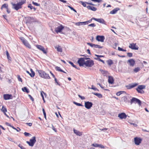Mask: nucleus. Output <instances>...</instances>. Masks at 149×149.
<instances>
[{
    "mask_svg": "<svg viewBox=\"0 0 149 149\" xmlns=\"http://www.w3.org/2000/svg\"><path fill=\"white\" fill-rule=\"evenodd\" d=\"M36 47L38 49L42 51L44 54H46L47 53V52L42 46L40 45H37Z\"/></svg>",
    "mask_w": 149,
    "mask_h": 149,
    "instance_id": "15",
    "label": "nucleus"
},
{
    "mask_svg": "<svg viewBox=\"0 0 149 149\" xmlns=\"http://www.w3.org/2000/svg\"><path fill=\"white\" fill-rule=\"evenodd\" d=\"M64 27L61 24L60 26L56 27L55 29V30L56 32L57 33H58L60 32L64 29Z\"/></svg>",
    "mask_w": 149,
    "mask_h": 149,
    "instance_id": "10",
    "label": "nucleus"
},
{
    "mask_svg": "<svg viewBox=\"0 0 149 149\" xmlns=\"http://www.w3.org/2000/svg\"><path fill=\"white\" fill-rule=\"evenodd\" d=\"M88 26L91 27H94L96 26V25L94 23H92L88 25Z\"/></svg>",
    "mask_w": 149,
    "mask_h": 149,
    "instance_id": "49",
    "label": "nucleus"
},
{
    "mask_svg": "<svg viewBox=\"0 0 149 149\" xmlns=\"http://www.w3.org/2000/svg\"><path fill=\"white\" fill-rule=\"evenodd\" d=\"M91 1L95 2H97L98 3H99L101 1H102V0H91Z\"/></svg>",
    "mask_w": 149,
    "mask_h": 149,
    "instance_id": "59",
    "label": "nucleus"
},
{
    "mask_svg": "<svg viewBox=\"0 0 149 149\" xmlns=\"http://www.w3.org/2000/svg\"><path fill=\"white\" fill-rule=\"evenodd\" d=\"M146 88V86L144 85H140L138 86L136 88V90L137 92L143 94L144 93V91L142 90V89H145Z\"/></svg>",
    "mask_w": 149,
    "mask_h": 149,
    "instance_id": "4",
    "label": "nucleus"
},
{
    "mask_svg": "<svg viewBox=\"0 0 149 149\" xmlns=\"http://www.w3.org/2000/svg\"><path fill=\"white\" fill-rule=\"evenodd\" d=\"M22 89L23 91L24 92H26V93H28L29 92V89H28L26 87H24V88H22Z\"/></svg>",
    "mask_w": 149,
    "mask_h": 149,
    "instance_id": "30",
    "label": "nucleus"
},
{
    "mask_svg": "<svg viewBox=\"0 0 149 149\" xmlns=\"http://www.w3.org/2000/svg\"><path fill=\"white\" fill-rule=\"evenodd\" d=\"M27 22L28 23L34 22L36 21V19L33 17H26Z\"/></svg>",
    "mask_w": 149,
    "mask_h": 149,
    "instance_id": "9",
    "label": "nucleus"
},
{
    "mask_svg": "<svg viewBox=\"0 0 149 149\" xmlns=\"http://www.w3.org/2000/svg\"><path fill=\"white\" fill-rule=\"evenodd\" d=\"M32 3L35 6H40V4L38 3H37L36 2H34V1H33Z\"/></svg>",
    "mask_w": 149,
    "mask_h": 149,
    "instance_id": "56",
    "label": "nucleus"
},
{
    "mask_svg": "<svg viewBox=\"0 0 149 149\" xmlns=\"http://www.w3.org/2000/svg\"><path fill=\"white\" fill-rule=\"evenodd\" d=\"M120 10V9L118 8H116L114 9L113 10L110 12V14H116L117 12Z\"/></svg>",
    "mask_w": 149,
    "mask_h": 149,
    "instance_id": "22",
    "label": "nucleus"
},
{
    "mask_svg": "<svg viewBox=\"0 0 149 149\" xmlns=\"http://www.w3.org/2000/svg\"><path fill=\"white\" fill-rule=\"evenodd\" d=\"M42 110L45 118L46 119V113L45 111V110L43 108L42 109Z\"/></svg>",
    "mask_w": 149,
    "mask_h": 149,
    "instance_id": "54",
    "label": "nucleus"
},
{
    "mask_svg": "<svg viewBox=\"0 0 149 149\" xmlns=\"http://www.w3.org/2000/svg\"><path fill=\"white\" fill-rule=\"evenodd\" d=\"M75 24L77 26H80L81 25H85L86 24L85 22H76L75 23Z\"/></svg>",
    "mask_w": 149,
    "mask_h": 149,
    "instance_id": "25",
    "label": "nucleus"
},
{
    "mask_svg": "<svg viewBox=\"0 0 149 149\" xmlns=\"http://www.w3.org/2000/svg\"><path fill=\"white\" fill-rule=\"evenodd\" d=\"M95 56H97V57H98L97 58H99V57H104V56H102V55H97V54H95Z\"/></svg>",
    "mask_w": 149,
    "mask_h": 149,
    "instance_id": "63",
    "label": "nucleus"
},
{
    "mask_svg": "<svg viewBox=\"0 0 149 149\" xmlns=\"http://www.w3.org/2000/svg\"><path fill=\"white\" fill-rule=\"evenodd\" d=\"M99 144L97 143H93L92 146L95 147H99Z\"/></svg>",
    "mask_w": 149,
    "mask_h": 149,
    "instance_id": "51",
    "label": "nucleus"
},
{
    "mask_svg": "<svg viewBox=\"0 0 149 149\" xmlns=\"http://www.w3.org/2000/svg\"><path fill=\"white\" fill-rule=\"evenodd\" d=\"M55 69L57 71L62 72L64 73H66L64 71L62 70L60 67L56 66L55 67Z\"/></svg>",
    "mask_w": 149,
    "mask_h": 149,
    "instance_id": "28",
    "label": "nucleus"
},
{
    "mask_svg": "<svg viewBox=\"0 0 149 149\" xmlns=\"http://www.w3.org/2000/svg\"><path fill=\"white\" fill-rule=\"evenodd\" d=\"M73 131L74 132V133L76 134L77 135L79 136H81L82 135V133L81 132H80L79 131L76 130L74 129Z\"/></svg>",
    "mask_w": 149,
    "mask_h": 149,
    "instance_id": "24",
    "label": "nucleus"
},
{
    "mask_svg": "<svg viewBox=\"0 0 149 149\" xmlns=\"http://www.w3.org/2000/svg\"><path fill=\"white\" fill-rule=\"evenodd\" d=\"M28 7L29 8H30L31 9H33L35 11L36 10V8L35 7L32 6L31 4H29L28 5Z\"/></svg>",
    "mask_w": 149,
    "mask_h": 149,
    "instance_id": "33",
    "label": "nucleus"
},
{
    "mask_svg": "<svg viewBox=\"0 0 149 149\" xmlns=\"http://www.w3.org/2000/svg\"><path fill=\"white\" fill-rule=\"evenodd\" d=\"M118 116L121 119H125L126 118L127 116L124 113H122L118 115Z\"/></svg>",
    "mask_w": 149,
    "mask_h": 149,
    "instance_id": "18",
    "label": "nucleus"
},
{
    "mask_svg": "<svg viewBox=\"0 0 149 149\" xmlns=\"http://www.w3.org/2000/svg\"><path fill=\"white\" fill-rule=\"evenodd\" d=\"M127 62L129 63L130 65L132 66H133L135 64V61L133 59L128 60Z\"/></svg>",
    "mask_w": 149,
    "mask_h": 149,
    "instance_id": "20",
    "label": "nucleus"
},
{
    "mask_svg": "<svg viewBox=\"0 0 149 149\" xmlns=\"http://www.w3.org/2000/svg\"><path fill=\"white\" fill-rule=\"evenodd\" d=\"M93 103L91 102L87 101L85 102V107L88 109H90L92 106Z\"/></svg>",
    "mask_w": 149,
    "mask_h": 149,
    "instance_id": "11",
    "label": "nucleus"
},
{
    "mask_svg": "<svg viewBox=\"0 0 149 149\" xmlns=\"http://www.w3.org/2000/svg\"><path fill=\"white\" fill-rule=\"evenodd\" d=\"M56 49L57 50L58 52H62V49L61 48V47L59 46L56 48Z\"/></svg>",
    "mask_w": 149,
    "mask_h": 149,
    "instance_id": "38",
    "label": "nucleus"
},
{
    "mask_svg": "<svg viewBox=\"0 0 149 149\" xmlns=\"http://www.w3.org/2000/svg\"><path fill=\"white\" fill-rule=\"evenodd\" d=\"M108 82L110 84H112L114 83V79L113 77L111 76H108Z\"/></svg>",
    "mask_w": 149,
    "mask_h": 149,
    "instance_id": "19",
    "label": "nucleus"
},
{
    "mask_svg": "<svg viewBox=\"0 0 149 149\" xmlns=\"http://www.w3.org/2000/svg\"><path fill=\"white\" fill-rule=\"evenodd\" d=\"M107 63L108 65H111L113 63V61L111 60H109L107 61Z\"/></svg>",
    "mask_w": 149,
    "mask_h": 149,
    "instance_id": "34",
    "label": "nucleus"
},
{
    "mask_svg": "<svg viewBox=\"0 0 149 149\" xmlns=\"http://www.w3.org/2000/svg\"><path fill=\"white\" fill-rule=\"evenodd\" d=\"M88 88V89H93L95 91H99V90L97 88H96L95 87H94L93 85L92 86V87L91 88L89 87Z\"/></svg>",
    "mask_w": 149,
    "mask_h": 149,
    "instance_id": "37",
    "label": "nucleus"
},
{
    "mask_svg": "<svg viewBox=\"0 0 149 149\" xmlns=\"http://www.w3.org/2000/svg\"><path fill=\"white\" fill-rule=\"evenodd\" d=\"M85 60H87L85 61V65L87 67H91L94 65V61L91 59L90 58H85Z\"/></svg>",
    "mask_w": 149,
    "mask_h": 149,
    "instance_id": "2",
    "label": "nucleus"
},
{
    "mask_svg": "<svg viewBox=\"0 0 149 149\" xmlns=\"http://www.w3.org/2000/svg\"><path fill=\"white\" fill-rule=\"evenodd\" d=\"M105 39V37L103 36H97L96 37V40L98 41L103 42Z\"/></svg>",
    "mask_w": 149,
    "mask_h": 149,
    "instance_id": "14",
    "label": "nucleus"
},
{
    "mask_svg": "<svg viewBox=\"0 0 149 149\" xmlns=\"http://www.w3.org/2000/svg\"><path fill=\"white\" fill-rule=\"evenodd\" d=\"M73 103L74 104L76 105H77V106H81V107L84 106L83 105H82L80 103H78L75 102L74 101L73 102Z\"/></svg>",
    "mask_w": 149,
    "mask_h": 149,
    "instance_id": "36",
    "label": "nucleus"
},
{
    "mask_svg": "<svg viewBox=\"0 0 149 149\" xmlns=\"http://www.w3.org/2000/svg\"><path fill=\"white\" fill-rule=\"evenodd\" d=\"M122 94L121 91H119L117 92L116 93V95L117 96H119L120 94Z\"/></svg>",
    "mask_w": 149,
    "mask_h": 149,
    "instance_id": "60",
    "label": "nucleus"
},
{
    "mask_svg": "<svg viewBox=\"0 0 149 149\" xmlns=\"http://www.w3.org/2000/svg\"><path fill=\"white\" fill-rule=\"evenodd\" d=\"M101 72H102V74H104V76L105 75L107 74L108 73V72L107 71H104V70H102Z\"/></svg>",
    "mask_w": 149,
    "mask_h": 149,
    "instance_id": "48",
    "label": "nucleus"
},
{
    "mask_svg": "<svg viewBox=\"0 0 149 149\" xmlns=\"http://www.w3.org/2000/svg\"><path fill=\"white\" fill-rule=\"evenodd\" d=\"M92 93L94 95L97 96L99 98H101L102 97V95L100 93L93 92Z\"/></svg>",
    "mask_w": 149,
    "mask_h": 149,
    "instance_id": "27",
    "label": "nucleus"
},
{
    "mask_svg": "<svg viewBox=\"0 0 149 149\" xmlns=\"http://www.w3.org/2000/svg\"><path fill=\"white\" fill-rule=\"evenodd\" d=\"M86 8L88 9L94 11H95L97 10V8L95 7L90 6H86Z\"/></svg>",
    "mask_w": 149,
    "mask_h": 149,
    "instance_id": "21",
    "label": "nucleus"
},
{
    "mask_svg": "<svg viewBox=\"0 0 149 149\" xmlns=\"http://www.w3.org/2000/svg\"><path fill=\"white\" fill-rule=\"evenodd\" d=\"M85 58H81L78 59L77 63L80 66H83L85 64Z\"/></svg>",
    "mask_w": 149,
    "mask_h": 149,
    "instance_id": "6",
    "label": "nucleus"
},
{
    "mask_svg": "<svg viewBox=\"0 0 149 149\" xmlns=\"http://www.w3.org/2000/svg\"><path fill=\"white\" fill-rule=\"evenodd\" d=\"M12 95L8 94H4L3 95V98L5 100L12 99Z\"/></svg>",
    "mask_w": 149,
    "mask_h": 149,
    "instance_id": "16",
    "label": "nucleus"
},
{
    "mask_svg": "<svg viewBox=\"0 0 149 149\" xmlns=\"http://www.w3.org/2000/svg\"><path fill=\"white\" fill-rule=\"evenodd\" d=\"M6 8L7 9L8 8V5L7 4H3L1 6V8Z\"/></svg>",
    "mask_w": 149,
    "mask_h": 149,
    "instance_id": "39",
    "label": "nucleus"
},
{
    "mask_svg": "<svg viewBox=\"0 0 149 149\" xmlns=\"http://www.w3.org/2000/svg\"><path fill=\"white\" fill-rule=\"evenodd\" d=\"M95 59L96 60H98V61H99L102 62L103 63H104V61L103 60H102L100 58H95Z\"/></svg>",
    "mask_w": 149,
    "mask_h": 149,
    "instance_id": "41",
    "label": "nucleus"
},
{
    "mask_svg": "<svg viewBox=\"0 0 149 149\" xmlns=\"http://www.w3.org/2000/svg\"><path fill=\"white\" fill-rule=\"evenodd\" d=\"M54 78V80H55V83L57 84V85L60 86V84H59V83L58 82L57 79L55 77Z\"/></svg>",
    "mask_w": 149,
    "mask_h": 149,
    "instance_id": "55",
    "label": "nucleus"
},
{
    "mask_svg": "<svg viewBox=\"0 0 149 149\" xmlns=\"http://www.w3.org/2000/svg\"><path fill=\"white\" fill-rule=\"evenodd\" d=\"M29 96L30 99L32 100V101H33L34 100L33 98L31 96V95H29Z\"/></svg>",
    "mask_w": 149,
    "mask_h": 149,
    "instance_id": "64",
    "label": "nucleus"
},
{
    "mask_svg": "<svg viewBox=\"0 0 149 149\" xmlns=\"http://www.w3.org/2000/svg\"><path fill=\"white\" fill-rule=\"evenodd\" d=\"M129 47L132 49L137 50L139 49V47L137 45H136V43H132L130 44Z\"/></svg>",
    "mask_w": 149,
    "mask_h": 149,
    "instance_id": "7",
    "label": "nucleus"
},
{
    "mask_svg": "<svg viewBox=\"0 0 149 149\" xmlns=\"http://www.w3.org/2000/svg\"><path fill=\"white\" fill-rule=\"evenodd\" d=\"M36 141L35 136L33 137L29 140V141H26V143L28 144L30 146H33Z\"/></svg>",
    "mask_w": 149,
    "mask_h": 149,
    "instance_id": "3",
    "label": "nucleus"
},
{
    "mask_svg": "<svg viewBox=\"0 0 149 149\" xmlns=\"http://www.w3.org/2000/svg\"><path fill=\"white\" fill-rule=\"evenodd\" d=\"M36 71L38 72L39 76L41 78L45 79H50V77L48 74L46 73L42 70H36Z\"/></svg>",
    "mask_w": 149,
    "mask_h": 149,
    "instance_id": "1",
    "label": "nucleus"
},
{
    "mask_svg": "<svg viewBox=\"0 0 149 149\" xmlns=\"http://www.w3.org/2000/svg\"><path fill=\"white\" fill-rule=\"evenodd\" d=\"M11 4L13 6V8L15 9L16 10H17L22 8V6H21L18 3L17 4H15L12 3Z\"/></svg>",
    "mask_w": 149,
    "mask_h": 149,
    "instance_id": "8",
    "label": "nucleus"
},
{
    "mask_svg": "<svg viewBox=\"0 0 149 149\" xmlns=\"http://www.w3.org/2000/svg\"><path fill=\"white\" fill-rule=\"evenodd\" d=\"M31 73H30L28 71H26V72L27 73H28L31 76V77H33L35 75V73L33 71L32 69H31Z\"/></svg>",
    "mask_w": 149,
    "mask_h": 149,
    "instance_id": "23",
    "label": "nucleus"
},
{
    "mask_svg": "<svg viewBox=\"0 0 149 149\" xmlns=\"http://www.w3.org/2000/svg\"><path fill=\"white\" fill-rule=\"evenodd\" d=\"M87 44L88 45L90 46L91 47H94L95 45L94 44H92V43H90V42H87Z\"/></svg>",
    "mask_w": 149,
    "mask_h": 149,
    "instance_id": "43",
    "label": "nucleus"
},
{
    "mask_svg": "<svg viewBox=\"0 0 149 149\" xmlns=\"http://www.w3.org/2000/svg\"><path fill=\"white\" fill-rule=\"evenodd\" d=\"M118 50L119 51H122L123 52H126V49H123L120 47H118Z\"/></svg>",
    "mask_w": 149,
    "mask_h": 149,
    "instance_id": "47",
    "label": "nucleus"
},
{
    "mask_svg": "<svg viewBox=\"0 0 149 149\" xmlns=\"http://www.w3.org/2000/svg\"><path fill=\"white\" fill-rule=\"evenodd\" d=\"M20 39L21 40L23 43H24L26 41V40L25 39H24V38L22 37H21L20 38Z\"/></svg>",
    "mask_w": 149,
    "mask_h": 149,
    "instance_id": "45",
    "label": "nucleus"
},
{
    "mask_svg": "<svg viewBox=\"0 0 149 149\" xmlns=\"http://www.w3.org/2000/svg\"><path fill=\"white\" fill-rule=\"evenodd\" d=\"M23 44L26 47L28 48L29 49L31 48V46L29 44L27 41L26 40V41L24 43H23Z\"/></svg>",
    "mask_w": 149,
    "mask_h": 149,
    "instance_id": "26",
    "label": "nucleus"
},
{
    "mask_svg": "<svg viewBox=\"0 0 149 149\" xmlns=\"http://www.w3.org/2000/svg\"><path fill=\"white\" fill-rule=\"evenodd\" d=\"M18 146L19 147L21 148V149H26L25 148H24L20 144H19L18 145Z\"/></svg>",
    "mask_w": 149,
    "mask_h": 149,
    "instance_id": "58",
    "label": "nucleus"
},
{
    "mask_svg": "<svg viewBox=\"0 0 149 149\" xmlns=\"http://www.w3.org/2000/svg\"><path fill=\"white\" fill-rule=\"evenodd\" d=\"M138 85L137 83H133L131 84H130L126 86V87L128 89H130L132 88H133Z\"/></svg>",
    "mask_w": 149,
    "mask_h": 149,
    "instance_id": "17",
    "label": "nucleus"
},
{
    "mask_svg": "<svg viewBox=\"0 0 149 149\" xmlns=\"http://www.w3.org/2000/svg\"><path fill=\"white\" fill-rule=\"evenodd\" d=\"M79 3H81L84 7H86V4H87V3H89L88 2L83 1H80Z\"/></svg>",
    "mask_w": 149,
    "mask_h": 149,
    "instance_id": "32",
    "label": "nucleus"
},
{
    "mask_svg": "<svg viewBox=\"0 0 149 149\" xmlns=\"http://www.w3.org/2000/svg\"><path fill=\"white\" fill-rule=\"evenodd\" d=\"M130 103L131 104H132L133 103H137L138 104L139 106H141V100L135 97H133L131 99Z\"/></svg>",
    "mask_w": 149,
    "mask_h": 149,
    "instance_id": "5",
    "label": "nucleus"
},
{
    "mask_svg": "<svg viewBox=\"0 0 149 149\" xmlns=\"http://www.w3.org/2000/svg\"><path fill=\"white\" fill-rule=\"evenodd\" d=\"M26 2V0H21L18 3L19 4V5L21 6H22L23 4L24 3H25Z\"/></svg>",
    "mask_w": 149,
    "mask_h": 149,
    "instance_id": "31",
    "label": "nucleus"
},
{
    "mask_svg": "<svg viewBox=\"0 0 149 149\" xmlns=\"http://www.w3.org/2000/svg\"><path fill=\"white\" fill-rule=\"evenodd\" d=\"M69 8H70L71 10H73L75 12L77 13L76 10L74 9L73 7L70 6H68Z\"/></svg>",
    "mask_w": 149,
    "mask_h": 149,
    "instance_id": "50",
    "label": "nucleus"
},
{
    "mask_svg": "<svg viewBox=\"0 0 149 149\" xmlns=\"http://www.w3.org/2000/svg\"><path fill=\"white\" fill-rule=\"evenodd\" d=\"M1 111L4 113L5 115H6V112H7V109L4 106H3L2 109H1Z\"/></svg>",
    "mask_w": 149,
    "mask_h": 149,
    "instance_id": "29",
    "label": "nucleus"
},
{
    "mask_svg": "<svg viewBox=\"0 0 149 149\" xmlns=\"http://www.w3.org/2000/svg\"><path fill=\"white\" fill-rule=\"evenodd\" d=\"M140 69L139 67L135 68L133 70L134 71L135 73H136L140 71Z\"/></svg>",
    "mask_w": 149,
    "mask_h": 149,
    "instance_id": "35",
    "label": "nucleus"
},
{
    "mask_svg": "<svg viewBox=\"0 0 149 149\" xmlns=\"http://www.w3.org/2000/svg\"><path fill=\"white\" fill-rule=\"evenodd\" d=\"M78 96L82 100H84L85 99V98L84 97L82 96H81V95H78Z\"/></svg>",
    "mask_w": 149,
    "mask_h": 149,
    "instance_id": "61",
    "label": "nucleus"
},
{
    "mask_svg": "<svg viewBox=\"0 0 149 149\" xmlns=\"http://www.w3.org/2000/svg\"><path fill=\"white\" fill-rule=\"evenodd\" d=\"M133 54L132 53L128 52L127 53V56L130 57H131L132 56Z\"/></svg>",
    "mask_w": 149,
    "mask_h": 149,
    "instance_id": "52",
    "label": "nucleus"
},
{
    "mask_svg": "<svg viewBox=\"0 0 149 149\" xmlns=\"http://www.w3.org/2000/svg\"><path fill=\"white\" fill-rule=\"evenodd\" d=\"M99 147L101 148H104V146L101 144H99Z\"/></svg>",
    "mask_w": 149,
    "mask_h": 149,
    "instance_id": "62",
    "label": "nucleus"
},
{
    "mask_svg": "<svg viewBox=\"0 0 149 149\" xmlns=\"http://www.w3.org/2000/svg\"><path fill=\"white\" fill-rule=\"evenodd\" d=\"M92 19H93V18H92L91 19H90L88 21H85L86 24H88V23H91V22Z\"/></svg>",
    "mask_w": 149,
    "mask_h": 149,
    "instance_id": "53",
    "label": "nucleus"
},
{
    "mask_svg": "<svg viewBox=\"0 0 149 149\" xmlns=\"http://www.w3.org/2000/svg\"><path fill=\"white\" fill-rule=\"evenodd\" d=\"M43 94H44V95L45 94L43 91H42V92H41V96H42V100H43L44 101V102H45V101L44 98V97Z\"/></svg>",
    "mask_w": 149,
    "mask_h": 149,
    "instance_id": "42",
    "label": "nucleus"
},
{
    "mask_svg": "<svg viewBox=\"0 0 149 149\" xmlns=\"http://www.w3.org/2000/svg\"><path fill=\"white\" fill-rule=\"evenodd\" d=\"M6 55L7 56V58L9 60L10 58V57L9 56V54L8 53V52L7 51H6Z\"/></svg>",
    "mask_w": 149,
    "mask_h": 149,
    "instance_id": "44",
    "label": "nucleus"
},
{
    "mask_svg": "<svg viewBox=\"0 0 149 149\" xmlns=\"http://www.w3.org/2000/svg\"><path fill=\"white\" fill-rule=\"evenodd\" d=\"M24 134L25 135V136H30L31 135L30 134L26 132H25L24 133Z\"/></svg>",
    "mask_w": 149,
    "mask_h": 149,
    "instance_id": "46",
    "label": "nucleus"
},
{
    "mask_svg": "<svg viewBox=\"0 0 149 149\" xmlns=\"http://www.w3.org/2000/svg\"><path fill=\"white\" fill-rule=\"evenodd\" d=\"M93 19L100 23L106 25V22L102 18L97 19L93 18Z\"/></svg>",
    "mask_w": 149,
    "mask_h": 149,
    "instance_id": "12",
    "label": "nucleus"
},
{
    "mask_svg": "<svg viewBox=\"0 0 149 149\" xmlns=\"http://www.w3.org/2000/svg\"><path fill=\"white\" fill-rule=\"evenodd\" d=\"M142 139L138 137H136L134 138V141L135 144L138 145L141 143Z\"/></svg>",
    "mask_w": 149,
    "mask_h": 149,
    "instance_id": "13",
    "label": "nucleus"
},
{
    "mask_svg": "<svg viewBox=\"0 0 149 149\" xmlns=\"http://www.w3.org/2000/svg\"><path fill=\"white\" fill-rule=\"evenodd\" d=\"M94 47L99 49H102L103 48L102 46H101L100 45H95Z\"/></svg>",
    "mask_w": 149,
    "mask_h": 149,
    "instance_id": "40",
    "label": "nucleus"
},
{
    "mask_svg": "<svg viewBox=\"0 0 149 149\" xmlns=\"http://www.w3.org/2000/svg\"><path fill=\"white\" fill-rule=\"evenodd\" d=\"M17 78H18V80L19 81H21V82H22V78L20 77V76L18 75Z\"/></svg>",
    "mask_w": 149,
    "mask_h": 149,
    "instance_id": "57",
    "label": "nucleus"
}]
</instances>
